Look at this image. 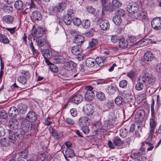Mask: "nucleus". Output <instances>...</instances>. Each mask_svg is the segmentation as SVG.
Returning <instances> with one entry per match:
<instances>
[{"label":"nucleus","mask_w":161,"mask_h":161,"mask_svg":"<svg viewBox=\"0 0 161 161\" xmlns=\"http://www.w3.org/2000/svg\"><path fill=\"white\" fill-rule=\"evenodd\" d=\"M15 8L17 10H20L23 8V3L20 0H18L15 2L14 4Z\"/></svg>","instance_id":"obj_36"},{"label":"nucleus","mask_w":161,"mask_h":161,"mask_svg":"<svg viewBox=\"0 0 161 161\" xmlns=\"http://www.w3.org/2000/svg\"><path fill=\"white\" fill-rule=\"evenodd\" d=\"M127 84V81L125 80H123L119 82V86L122 88H124L126 86Z\"/></svg>","instance_id":"obj_64"},{"label":"nucleus","mask_w":161,"mask_h":161,"mask_svg":"<svg viewBox=\"0 0 161 161\" xmlns=\"http://www.w3.org/2000/svg\"><path fill=\"white\" fill-rule=\"evenodd\" d=\"M115 102L117 105H120L124 103L123 98L120 96H118L115 98Z\"/></svg>","instance_id":"obj_50"},{"label":"nucleus","mask_w":161,"mask_h":161,"mask_svg":"<svg viewBox=\"0 0 161 161\" xmlns=\"http://www.w3.org/2000/svg\"><path fill=\"white\" fill-rule=\"evenodd\" d=\"M32 31L36 36H41L43 33V29L40 27H38L36 29L33 28Z\"/></svg>","instance_id":"obj_33"},{"label":"nucleus","mask_w":161,"mask_h":161,"mask_svg":"<svg viewBox=\"0 0 161 161\" xmlns=\"http://www.w3.org/2000/svg\"><path fill=\"white\" fill-rule=\"evenodd\" d=\"M96 61L95 59L92 58H89L86 60V65L88 67H92L95 65Z\"/></svg>","instance_id":"obj_30"},{"label":"nucleus","mask_w":161,"mask_h":161,"mask_svg":"<svg viewBox=\"0 0 161 161\" xmlns=\"http://www.w3.org/2000/svg\"><path fill=\"white\" fill-rule=\"evenodd\" d=\"M58 8L57 6H52L49 9V13L50 14L55 15L58 12H59Z\"/></svg>","instance_id":"obj_41"},{"label":"nucleus","mask_w":161,"mask_h":161,"mask_svg":"<svg viewBox=\"0 0 161 161\" xmlns=\"http://www.w3.org/2000/svg\"><path fill=\"white\" fill-rule=\"evenodd\" d=\"M27 77H22L19 76L18 80L20 83L23 84H25L26 83L27 81Z\"/></svg>","instance_id":"obj_55"},{"label":"nucleus","mask_w":161,"mask_h":161,"mask_svg":"<svg viewBox=\"0 0 161 161\" xmlns=\"http://www.w3.org/2000/svg\"><path fill=\"white\" fill-rule=\"evenodd\" d=\"M66 4L64 2L61 3L59 4L58 6H57V8H58L59 12H61L64 9L66 8Z\"/></svg>","instance_id":"obj_52"},{"label":"nucleus","mask_w":161,"mask_h":161,"mask_svg":"<svg viewBox=\"0 0 161 161\" xmlns=\"http://www.w3.org/2000/svg\"><path fill=\"white\" fill-rule=\"evenodd\" d=\"M0 116L3 119H6L7 117V114L6 112L3 110H0Z\"/></svg>","instance_id":"obj_63"},{"label":"nucleus","mask_w":161,"mask_h":161,"mask_svg":"<svg viewBox=\"0 0 161 161\" xmlns=\"http://www.w3.org/2000/svg\"><path fill=\"white\" fill-rule=\"evenodd\" d=\"M65 158L66 160L69 161L68 158H72L75 156V153L73 150L71 148H68L65 151L64 154Z\"/></svg>","instance_id":"obj_12"},{"label":"nucleus","mask_w":161,"mask_h":161,"mask_svg":"<svg viewBox=\"0 0 161 161\" xmlns=\"http://www.w3.org/2000/svg\"><path fill=\"white\" fill-rule=\"evenodd\" d=\"M86 107V109L85 111V113L88 116H90L94 112L93 105L91 104H87Z\"/></svg>","instance_id":"obj_25"},{"label":"nucleus","mask_w":161,"mask_h":161,"mask_svg":"<svg viewBox=\"0 0 161 161\" xmlns=\"http://www.w3.org/2000/svg\"><path fill=\"white\" fill-rule=\"evenodd\" d=\"M145 115V111L143 110H139L137 111L135 116L136 121L138 123L142 121L144 118Z\"/></svg>","instance_id":"obj_5"},{"label":"nucleus","mask_w":161,"mask_h":161,"mask_svg":"<svg viewBox=\"0 0 161 161\" xmlns=\"http://www.w3.org/2000/svg\"><path fill=\"white\" fill-rule=\"evenodd\" d=\"M114 144L115 145L120 146L123 143V141L118 136H116L114 138L113 140Z\"/></svg>","instance_id":"obj_46"},{"label":"nucleus","mask_w":161,"mask_h":161,"mask_svg":"<svg viewBox=\"0 0 161 161\" xmlns=\"http://www.w3.org/2000/svg\"><path fill=\"white\" fill-rule=\"evenodd\" d=\"M96 96L97 98L101 101L104 100L105 98L104 94L102 92L99 91L97 92L96 94Z\"/></svg>","instance_id":"obj_45"},{"label":"nucleus","mask_w":161,"mask_h":161,"mask_svg":"<svg viewBox=\"0 0 161 161\" xmlns=\"http://www.w3.org/2000/svg\"><path fill=\"white\" fill-rule=\"evenodd\" d=\"M82 25L84 28L87 29L90 26V22L88 19L83 20L82 23Z\"/></svg>","instance_id":"obj_48"},{"label":"nucleus","mask_w":161,"mask_h":161,"mask_svg":"<svg viewBox=\"0 0 161 161\" xmlns=\"http://www.w3.org/2000/svg\"><path fill=\"white\" fill-rule=\"evenodd\" d=\"M144 85L142 82L138 81L136 85V89L138 91L142 90L143 89Z\"/></svg>","instance_id":"obj_53"},{"label":"nucleus","mask_w":161,"mask_h":161,"mask_svg":"<svg viewBox=\"0 0 161 161\" xmlns=\"http://www.w3.org/2000/svg\"><path fill=\"white\" fill-rule=\"evenodd\" d=\"M147 79L148 83L151 84H153L156 80L155 78L152 76H149L147 77Z\"/></svg>","instance_id":"obj_59"},{"label":"nucleus","mask_w":161,"mask_h":161,"mask_svg":"<svg viewBox=\"0 0 161 161\" xmlns=\"http://www.w3.org/2000/svg\"><path fill=\"white\" fill-rule=\"evenodd\" d=\"M145 144L147 145V150L148 151L152 150L154 148V146L148 142H144L142 143V145H144Z\"/></svg>","instance_id":"obj_54"},{"label":"nucleus","mask_w":161,"mask_h":161,"mask_svg":"<svg viewBox=\"0 0 161 161\" xmlns=\"http://www.w3.org/2000/svg\"><path fill=\"white\" fill-rule=\"evenodd\" d=\"M147 15L146 12L143 10H142L135 13L133 17L135 19L141 20L145 19L147 17Z\"/></svg>","instance_id":"obj_4"},{"label":"nucleus","mask_w":161,"mask_h":161,"mask_svg":"<svg viewBox=\"0 0 161 161\" xmlns=\"http://www.w3.org/2000/svg\"><path fill=\"white\" fill-rule=\"evenodd\" d=\"M98 42L97 40L92 39L89 42V46L87 47L91 50H92L98 44Z\"/></svg>","instance_id":"obj_20"},{"label":"nucleus","mask_w":161,"mask_h":161,"mask_svg":"<svg viewBox=\"0 0 161 161\" xmlns=\"http://www.w3.org/2000/svg\"><path fill=\"white\" fill-rule=\"evenodd\" d=\"M116 89L117 87L115 86L110 85L107 86L105 89V91L108 94L112 95L116 92Z\"/></svg>","instance_id":"obj_19"},{"label":"nucleus","mask_w":161,"mask_h":161,"mask_svg":"<svg viewBox=\"0 0 161 161\" xmlns=\"http://www.w3.org/2000/svg\"><path fill=\"white\" fill-rule=\"evenodd\" d=\"M31 122L28 120L24 121L21 129L25 131V132L31 130L32 129L33 126V125Z\"/></svg>","instance_id":"obj_6"},{"label":"nucleus","mask_w":161,"mask_h":161,"mask_svg":"<svg viewBox=\"0 0 161 161\" xmlns=\"http://www.w3.org/2000/svg\"><path fill=\"white\" fill-rule=\"evenodd\" d=\"M0 42L4 44H8L9 43V41L5 35L0 34Z\"/></svg>","instance_id":"obj_42"},{"label":"nucleus","mask_w":161,"mask_h":161,"mask_svg":"<svg viewBox=\"0 0 161 161\" xmlns=\"http://www.w3.org/2000/svg\"><path fill=\"white\" fill-rule=\"evenodd\" d=\"M99 26L102 30L106 31L109 29L110 25L108 20L102 19L100 22Z\"/></svg>","instance_id":"obj_8"},{"label":"nucleus","mask_w":161,"mask_h":161,"mask_svg":"<svg viewBox=\"0 0 161 161\" xmlns=\"http://www.w3.org/2000/svg\"><path fill=\"white\" fill-rule=\"evenodd\" d=\"M8 138L10 142L14 144L15 143L17 140H18L17 137L16 133L15 134L11 130H8Z\"/></svg>","instance_id":"obj_10"},{"label":"nucleus","mask_w":161,"mask_h":161,"mask_svg":"<svg viewBox=\"0 0 161 161\" xmlns=\"http://www.w3.org/2000/svg\"><path fill=\"white\" fill-rule=\"evenodd\" d=\"M2 9L5 12L7 13H12L13 11V8L12 6L6 4L4 5Z\"/></svg>","instance_id":"obj_38"},{"label":"nucleus","mask_w":161,"mask_h":161,"mask_svg":"<svg viewBox=\"0 0 161 161\" xmlns=\"http://www.w3.org/2000/svg\"><path fill=\"white\" fill-rule=\"evenodd\" d=\"M128 44L127 40L124 38H122L119 41V47L122 49L127 47Z\"/></svg>","instance_id":"obj_32"},{"label":"nucleus","mask_w":161,"mask_h":161,"mask_svg":"<svg viewBox=\"0 0 161 161\" xmlns=\"http://www.w3.org/2000/svg\"><path fill=\"white\" fill-rule=\"evenodd\" d=\"M156 119H150V130L149 138L151 139L153 137L155 129L157 125Z\"/></svg>","instance_id":"obj_1"},{"label":"nucleus","mask_w":161,"mask_h":161,"mask_svg":"<svg viewBox=\"0 0 161 161\" xmlns=\"http://www.w3.org/2000/svg\"><path fill=\"white\" fill-rule=\"evenodd\" d=\"M72 22L75 25L77 26H79L81 23L80 20L77 18H73Z\"/></svg>","instance_id":"obj_56"},{"label":"nucleus","mask_w":161,"mask_h":161,"mask_svg":"<svg viewBox=\"0 0 161 161\" xmlns=\"http://www.w3.org/2000/svg\"><path fill=\"white\" fill-rule=\"evenodd\" d=\"M119 40V36L116 35H113L111 36V41L114 43L118 42Z\"/></svg>","instance_id":"obj_57"},{"label":"nucleus","mask_w":161,"mask_h":161,"mask_svg":"<svg viewBox=\"0 0 161 161\" xmlns=\"http://www.w3.org/2000/svg\"><path fill=\"white\" fill-rule=\"evenodd\" d=\"M50 68L51 71L54 72H57L58 71V67L54 64H51L50 66Z\"/></svg>","instance_id":"obj_60"},{"label":"nucleus","mask_w":161,"mask_h":161,"mask_svg":"<svg viewBox=\"0 0 161 161\" xmlns=\"http://www.w3.org/2000/svg\"><path fill=\"white\" fill-rule=\"evenodd\" d=\"M138 8V4L135 3H130L127 6V10L132 14V17L134 16L135 13L137 12Z\"/></svg>","instance_id":"obj_2"},{"label":"nucleus","mask_w":161,"mask_h":161,"mask_svg":"<svg viewBox=\"0 0 161 161\" xmlns=\"http://www.w3.org/2000/svg\"><path fill=\"white\" fill-rule=\"evenodd\" d=\"M10 143L8 139L5 137L0 140V145L2 147H8L10 145Z\"/></svg>","instance_id":"obj_27"},{"label":"nucleus","mask_w":161,"mask_h":161,"mask_svg":"<svg viewBox=\"0 0 161 161\" xmlns=\"http://www.w3.org/2000/svg\"><path fill=\"white\" fill-rule=\"evenodd\" d=\"M52 61L54 63L63 64L65 62V59L62 56H56L52 58Z\"/></svg>","instance_id":"obj_29"},{"label":"nucleus","mask_w":161,"mask_h":161,"mask_svg":"<svg viewBox=\"0 0 161 161\" xmlns=\"http://www.w3.org/2000/svg\"><path fill=\"white\" fill-rule=\"evenodd\" d=\"M136 161H144L146 160V158L141 155L140 153H135L133 156Z\"/></svg>","instance_id":"obj_31"},{"label":"nucleus","mask_w":161,"mask_h":161,"mask_svg":"<svg viewBox=\"0 0 161 161\" xmlns=\"http://www.w3.org/2000/svg\"><path fill=\"white\" fill-rule=\"evenodd\" d=\"M83 100L81 95H75L71 97L69 99V101L75 104H78L81 102Z\"/></svg>","instance_id":"obj_7"},{"label":"nucleus","mask_w":161,"mask_h":161,"mask_svg":"<svg viewBox=\"0 0 161 161\" xmlns=\"http://www.w3.org/2000/svg\"><path fill=\"white\" fill-rule=\"evenodd\" d=\"M25 132L21 128H19L18 130L16 132L17 139H23L25 137Z\"/></svg>","instance_id":"obj_23"},{"label":"nucleus","mask_w":161,"mask_h":161,"mask_svg":"<svg viewBox=\"0 0 161 161\" xmlns=\"http://www.w3.org/2000/svg\"><path fill=\"white\" fill-rule=\"evenodd\" d=\"M29 75V73L23 70H21L19 72V76L21 77H27Z\"/></svg>","instance_id":"obj_61"},{"label":"nucleus","mask_w":161,"mask_h":161,"mask_svg":"<svg viewBox=\"0 0 161 161\" xmlns=\"http://www.w3.org/2000/svg\"><path fill=\"white\" fill-rule=\"evenodd\" d=\"M37 157L39 161H43L45 160L46 155L45 154L43 153H38L37 154Z\"/></svg>","instance_id":"obj_51"},{"label":"nucleus","mask_w":161,"mask_h":161,"mask_svg":"<svg viewBox=\"0 0 161 161\" xmlns=\"http://www.w3.org/2000/svg\"><path fill=\"white\" fill-rule=\"evenodd\" d=\"M84 41V37L81 35H78L75 37L74 39V42L77 45L80 46L82 44Z\"/></svg>","instance_id":"obj_24"},{"label":"nucleus","mask_w":161,"mask_h":161,"mask_svg":"<svg viewBox=\"0 0 161 161\" xmlns=\"http://www.w3.org/2000/svg\"><path fill=\"white\" fill-rule=\"evenodd\" d=\"M114 125L110 120H107L105 121L103 126L104 129L109 130L114 127Z\"/></svg>","instance_id":"obj_35"},{"label":"nucleus","mask_w":161,"mask_h":161,"mask_svg":"<svg viewBox=\"0 0 161 161\" xmlns=\"http://www.w3.org/2000/svg\"><path fill=\"white\" fill-rule=\"evenodd\" d=\"M81 48L80 46L77 45L73 47L71 49L72 53L75 55H79L81 52Z\"/></svg>","instance_id":"obj_26"},{"label":"nucleus","mask_w":161,"mask_h":161,"mask_svg":"<svg viewBox=\"0 0 161 161\" xmlns=\"http://www.w3.org/2000/svg\"><path fill=\"white\" fill-rule=\"evenodd\" d=\"M113 21L116 25H120L122 22V18L120 16L115 15L113 18Z\"/></svg>","instance_id":"obj_40"},{"label":"nucleus","mask_w":161,"mask_h":161,"mask_svg":"<svg viewBox=\"0 0 161 161\" xmlns=\"http://www.w3.org/2000/svg\"><path fill=\"white\" fill-rule=\"evenodd\" d=\"M8 114L9 116L14 117L19 114V112L17 108L12 107L9 109Z\"/></svg>","instance_id":"obj_16"},{"label":"nucleus","mask_w":161,"mask_h":161,"mask_svg":"<svg viewBox=\"0 0 161 161\" xmlns=\"http://www.w3.org/2000/svg\"><path fill=\"white\" fill-rule=\"evenodd\" d=\"M33 19L35 20H40L42 19V16L40 12L38 10L33 11L32 14Z\"/></svg>","instance_id":"obj_21"},{"label":"nucleus","mask_w":161,"mask_h":161,"mask_svg":"<svg viewBox=\"0 0 161 161\" xmlns=\"http://www.w3.org/2000/svg\"><path fill=\"white\" fill-rule=\"evenodd\" d=\"M36 42L37 45L41 47H43L47 43L46 39L40 36H38L36 38Z\"/></svg>","instance_id":"obj_14"},{"label":"nucleus","mask_w":161,"mask_h":161,"mask_svg":"<svg viewBox=\"0 0 161 161\" xmlns=\"http://www.w3.org/2000/svg\"><path fill=\"white\" fill-rule=\"evenodd\" d=\"M128 128H122L120 130L119 135L123 138L125 137L128 132Z\"/></svg>","instance_id":"obj_39"},{"label":"nucleus","mask_w":161,"mask_h":161,"mask_svg":"<svg viewBox=\"0 0 161 161\" xmlns=\"http://www.w3.org/2000/svg\"><path fill=\"white\" fill-rule=\"evenodd\" d=\"M50 132L52 133V135L56 140L59 139L60 137L63 136L62 132L56 131L53 128H52L50 130Z\"/></svg>","instance_id":"obj_17"},{"label":"nucleus","mask_w":161,"mask_h":161,"mask_svg":"<svg viewBox=\"0 0 161 161\" xmlns=\"http://www.w3.org/2000/svg\"><path fill=\"white\" fill-rule=\"evenodd\" d=\"M144 58V60L147 61H151L156 59L153 54L150 52H147L145 53Z\"/></svg>","instance_id":"obj_18"},{"label":"nucleus","mask_w":161,"mask_h":161,"mask_svg":"<svg viewBox=\"0 0 161 161\" xmlns=\"http://www.w3.org/2000/svg\"><path fill=\"white\" fill-rule=\"evenodd\" d=\"M45 59V62L48 65L52 64L48 60V58H50L52 56V53L48 49H46L44 50L42 53Z\"/></svg>","instance_id":"obj_13"},{"label":"nucleus","mask_w":161,"mask_h":161,"mask_svg":"<svg viewBox=\"0 0 161 161\" xmlns=\"http://www.w3.org/2000/svg\"><path fill=\"white\" fill-rule=\"evenodd\" d=\"M17 109L19 113L24 114L26 111L27 107V106L22 103L19 104L17 106Z\"/></svg>","instance_id":"obj_28"},{"label":"nucleus","mask_w":161,"mask_h":161,"mask_svg":"<svg viewBox=\"0 0 161 161\" xmlns=\"http://www.w3.org/2000/svg\"><path fill=\"white\" fill-rule=\"evenodd\" d=\"M104 59H105L103 57H98L95 59V63H97L99 66H102L104 64Z\"/></svg>","instance_id":"obj_43"},{"label":"nucleus","mask_w":161,"mask_h":161,"mask_svg":"<svg viewBox=\"0 0 161 161\" xmlns=\"http://www.w3.org/2000/svg\"><path fill=\"white\" fill-rule=\"evenodd\" d=\"M65 65L67 68H70L71 69L72 68H74L76 66V64L71 61H69L65 63Z\"/></svg>","instance_id":"obj_47"},{"label":"nucleus","mask_w":161,"mask_h":161,"mask_svg":"<svg viewBox=\"0 0 161 161\" xmlns=\"http://www.w3.org/2000/svg\"><path fill=\"white\" fill-rule=\"evenodd\" d=\"M9 125L10 128L14 130L18 129L19 126V122L15 119H12L9 120Z\"/></svg>","instance_id":"obj_9"},{"label":"nucleus","mask_w":161,"mask_h":161,"mask_svg":"<svg viewBox=\"0 0 161 161\" xmlns=\"http://www.w3.org/2000/svg\"><path fill=\"white\" fill-rule=\"evenodd\" d=\"M112 3L115 7H119L122 5V3L119 0H112Z\"/></svg>","instance_id":"obj_58"},{"label":"nucleus","mask_w":161,"mask_h":161,"mask_svg":"<svg viewBox=\"0 0 161 161\" xmlns=\"http://www.w3.org/2000/svg\"><path fill=\"white\" fill-rule=\"evenodd\" d=\"M94 96L95 94L93 91H86L84 95L85 99L87 101H92Z\"/></svg>","instance_id":"obj_22"},{"label":"nucleus","mask_w":161,"mask_h":161,"mask_svg":"<svg viewBox=\"0 0 161 161\" xmlns=\"http://www.w3.org/2000/svg\"><path fill=\"white\" fill-rule=\"evenodd\" d=\"M88 120V119L85 117H81L79 119L78 123L80 126H83L86 125V122Z\"/></svg>","instance_id":"obj_37"},{"label":"nucleus","mask_w":161,"mask_h":161,"mask_svg":"<svg viewBox=\"0 0 161 161\" xmlns=\"http://www.w3.org/2000/svg\"><path fill=\"white\" fill-rule=\"evenodd\" d=\"M2 21L4 24H12L14 21L13 17L10 15H6L3 17Z\"/></svg>","instance_id":"obj_15"},{"label":"nucleus","mask_w":161,"mask_h":161,"mask_svg":"<svg viewBox=\"0 0 161 161\" xmlns=\"http://www.w3.org/2000/svg\"><path fill=\"white\" fill-rule=\"evenodd\" d=\"M69 72L70 76L71 78H74L77 76H80V75H79L80 73L77 72L75 69L69 70Z\"/></svg>","instance_id":"obj_44"},{"label":"nucleus","mask_w":161,"mask_h":161,"mask_svg":"<svg viewBox=\"0 0 161 161\" xmlns=\"http://www.w3.org/2000/svg\"><path fill=\"white\" fill-rule=\"evenodd\" d=\"M37 115L36 113L33 111H30L27 114L26 119L30 122H34L37 119Z\"/></svg>","instance_id":"obj_11"},{"label":"nucleus","mask_w":161,"mask_h":161,"mask_svg":"<svg viewBox=\"0 0 161 161\" xmlns=\"http://www.w3.org/2000/svg\"><path fill=\"white\" fill-rule=\"evenodd\" d=\"M152 27L156 30L161 29V17H157L153 19L151 22Z\"/></svg>","instance_id":"obj_3"},{"label":"nucleus","mask_w":161,"mask_h":161,"mask_svg":"<svg viewBox=\"0 0 161 161\" xmlns=\"http://www.w3.org/2000/svg\"><path fill=\"white\" fill-rule=\"evenodd\" d=\"M28 149L26 148L21 151L19 153L20 156L22 158L26 159L28 156Z\"/></svg>","instance_id":"obj_34"},{"label":"nucleus","mask_w":161,"mask_h":161,"mask_svg":"<svg viewBox=\"0 0 161 161\" xmlns=\"http://www.w3.org/2000/svg\"><path fill=\"white\" fill-rule=\"evenodd\" d=\"M146 80V78L143 75L140 76L138 80V81L142 82L144 84H145Z\"/></svg>","instance_id":"obj_62"},{"label":"nucleus","mask_w":161,"mask_h":161,"mask_svg":"<svg viewBox=\"0 0 161 161\" xmlns=\"http://www.w3.org/2000/svg\"><path fill=\"white\" fill-rule=\"evenodd\" d=\"M71 19L72 18H71L70 17L65 15L64 16L63 20L66 25H69L71 23Z\"/></svg>","instance_id":"obj_49"}]
</instances>
